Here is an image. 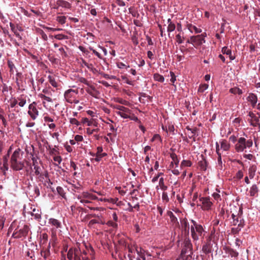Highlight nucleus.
Masks as SVG:
<instances>
[{
	"instance_id": "nucleus-21",
	"label": "nucleus",
	"mask_w": 260,
	"mask_h": 260,
	"mask_svg": "<svg viewBox=\"0 0 260 260\" xmlns=\"http://www.w3.org/2000/svg\"><path fill=\"white\" fill-rule=\"evenodd\" d=\"M247 100L250 103L251 106L254 108L256 106L257 102V97L256 94L253 93H250L247 98Z\"/></svg>"
},
{
	"instance_id": "nucleus-6",
	"label": "nucleus",
	"mask_w": 260,
	"mask_h": 260,
	"mask_svg": "<svg viewBox=\"0 0 260 260\" xmlns=\"http://www.w3.org/2000/svg\"><path fill=\"white\" fill-rule=\"evenodd\" d=\"M29 230L28 226L27 224H24L22 228L15 231L12 235V237L14 238H20L25 237L28 234Z\"/></svg>"
},
{
	"instance_id": "nucleus-12",
	"label": "nucleus",
	"mask_w": 260,
	"mask_h": 260,
	"mask_svg": "<svg viewBox=\"0 0 260 260\" xmlns=\"http://www.w3.org/2000/svg\"><path fill=\"white\" fill-rule=\"evenodd\" d=\"M38 97L42 100V104L43 107L46 109H49L51 108V105L49 103H52V99L43 93H39Z\"/></svg>"
},
{
	"instance_id": "nucleus-47",
	"label": "nucleus",
	"mask_w": 260,
	"mask_h": 260,
	"mask_svg": "<svg viewBox=\"0 0 260 260\" xmlns=\"http://www.w3.org/2000/svg\"><path fill=\"white\" fill-rule=\"evenodd\" d=\"M18 100L19 101V102L18 104L19 106L21 107H23L26 103V100L25 99L23 98L22 96L18 98Z\"/></svg>"
},
{
	"instance_id": "nucleus-35",
	"label": "nucleus",
	"mask_w": 260,
	"mask_h": 260,
	"mask_svg": "<svg viewBox=\"0 0 260 260\" xmlns=\"http://www.w3.org/2000/svg\"><path fill=\"white\" fill-rule=\"evenodd\" d=\"M49 82L50 83V84L55 88H57L58 86V84L56 81L55 78L53 77L52 76L49 75L48 77Z\"/></svg>"
},
{
	"instance_id": "nucleus-61",
	"label": "nucleus",
	"mask_w": 260,
	"mask_h": 260,
	"mask_svg": "<svg viewBox=\"0 0 260 260\" xmlns=\"http://www.w3.org/2000/svg\"><path fill=\"white\" fill-rule=\"evenodd\" d=\"M5 220L6 219L4 216H0V231L4 228Z\"/></svg>"
},
{
	"instance_id": "nucleus-22",
	"label": "nucleus",
	"mask_w": 260,
	"mask_h": 260,
	"mask_svg": "<svg viewBox=\"0 0 260 260\" xmlns=\"http://www.w3.org/2000/svg\"><path fill=\"white\" fill-rule=\"evenodd\" d=\"M170 157L171 158L172 161L170 165V167L171 168H173L174 166H176V167H178L179 160L178 159L177 155L175 153H172L170 154Z\"/></svg>"
},
{
	"instance_id": "nucleus-62",
	"label": "nucleus",
	"mask_w": 260,
	"mask_h": 260,
	"mask_svg": "<svg viewBox=\"0 0 260 260\" xmlns=\"http://www.w3.org/2000/svg\"><path fill=\"white\" fill-rule=\"evenodd\" d=\"M107 224L109 226H111L113 228H116L118 226L117 224L115 222H113L112 221H109L107 222Z\"/></svg>"
},
{
	"instance_id": "nucleus-8",
	"label": "nucleus",
	"mask_w": 260,
	"mask_h": 260,
	"mask_svg": "<svg viewBox=\"0 0 260 260\" xmlns=\"http://www.w3.org/2000/svg\"><path fill=\"white\" fill-rule=\"evenodd\" d=\"M80 250L77 248H70L68 252L67 257L70 260H84V257L80 255Z\"/></svg>"
},
{
	"instance_id": "nucleus-24",
	"label": "nucleus",
	"mask_w": 260,
	"mask_h": 260,
	"mask_svg": "<svg viewBox=\"0 0 260 260\" xmlns=\"http://www.w3.org/2000/svg\"><path fill=\"white\" fill-rule=\"evenodd\" d=\"M186 27L189 31L191 33L199 34L202 32V30L200 28L197 27L196 26L191 24L188 23L186 25Z\"/></svg>"
},
{
	"instance_id": "nucleus-57",
	"label": "nucleus",
	"mask_w": 260,
	"mask_h": 260,
	"mask_svg": "<svg viewBox=\"0 0 260 260\" xmlns=\"http://www.w3.org/2000/svg\"><path fill=\"white\" fill-rule=\"evenodd\" d=\"M176 40L178 44H182L183 42L184 38L182 37L180 34L176 36Z\"/></svg>"
},
{
	"instance_id": "nucleus-25",
	"label": "nucleus",
	"mask_w": 260,
	"mask_h": 260,
	"mask_svg": "<svg viewBox=\"0 0 260 260\" xmlns=\"http://www.w3.org/2000/svg\"><path fill=\"white\" fill-rule=\"evenodd\" d=\"M259 189L256 184H253L249 189V195L250 197H257L258 196Z\"/></svg>"
},
{
	"instance_id": "nucleus-37",
	"label": "nucleus",
	"mask_w": 260,
	"mask_h": 260,
	"mask_svg": "<svg viewBox=\"0 0 260 260\" xmlns=\"http://www.w3.org/2000/svg\"><path fill=\"white\" fill-rule=\"evenodd\" d=\"M230 92L234 94H239L241 95L243 93V91L241 89L237 87H234L230 89Z\"/></svg>"
},
{
	"instance_id": "nucleus-20",
	"label": "nucleus",
	"mask_w": 260,
	"mask_h": 260,
	"mask_svg": "<svg viewBox=\"0 0 260 260\" xmlns=\"http://www.w3.org/2000/svg\"><path fill=\"white\" fill-rule=\"evenodd\" d=\"M85 90L88 94L95 98H98L100 94V92L93 86L89 85Z\"/></svg>"
},
{
	"instance_id": "nucleus-59",
	"label": "nucleus",
	"mask_w": 260,
	"mask_h": 260,
	"mask_svg": "<svg viewBox=\"0 0 260 260\" xmlns=\"http://www.w3.org/2000/svg\"><path fill=\"white\" fill-rule=\"evenodd\" d=\"M53 160L56 162H57V164H55L56 166H58L59 164H60L62 161V158L60 156H55L53 157Z\"/></svg>"
},
{
	"instance_id": "nucleus-43",
	"label": "nucleus",
	"mask_w": 260,
	"mask_h": 260,
	"mask_svg": "<svg viewBox=\"0 0 260 260\" xmlns=\"http://www.w3.org/2000/svg\"><path fill=\"white\" fill-rule=\"evenodd\" d=\"M208 87V85L207 84H203L200 85L198 88V92L200 93L204 92Z\"/></svg>"
},
{
	"instance_id": "nucleus-58",
	"label": "nucleus",
	"mask_w": 260,
	"mask_h": 260,
	"mask_svg": "<svg viewBox=\"0 0 260 260\" xmlns=\"http://www.w3.org/2000/svg\"><path fill=\"white\" fill-rule=\"evenodd\" d=\"M176 26L174 23H169L168 26L167 31L168 32H172L175 29Z\"/></svg>"
},
{
	"instance_id": "nucleus-40",
	"label": "nucleus",
	"mask_w": 260,
	"mask_h": 260,
	"mask_svg": "<svg viewBox=\"0 0 260 260\" xmlns=\"http://www.w3.org/2000/svg\"><path fill=\"white\" fill-rule=\"evenodd\" d=\"M202 250L206 254L210 253L211 251L210 244L207 243L204 245L202 247Z\"/></svg>"
},
{
	"instance_id": "nucleus-4",
	"label": "nucleus",
	"mask_w": 260,
	"mask_h": 260,
	"mask_svg": "<svg viewBox=\"0 0 260 260\" xmlns=\"http://www.w3.org/2000/svg\"><path fill=\"white\" fill-rule=\"evenodd\" d=\"M253 142L251 139L246 140L244 137L238 138L237 142L235 144V149L237 152H242L246 148H250L252 146Z\"/></svg>"
},
{
	"instance_id": "nucleus-3",
	"label": "nucleus",
	"mask_w": 260,
	"mask_h": 260,
	"mask_svg": "<svg viewBox=\"0 0 260 260\" xmlns=\"http://www.w3.org/2000/svg\"><path fill=\"white\" fill-rule=\"evenodd\" d=\"M190 232L192 238L194 241H197L200 237H203L205 231L203 226L197 223L194 220H191Z\"/></svg>"
},
{
	"instance_id": "nucleus-23",
	"label": "nucleus",
	"mask_w": 260,
	"mask_h": 260,
	"mask_svg": "<svg viewBox=\"0 0 260 260\" xmlns=\"http://www.w3.org/2000/svg\"><path fill=\"white\" fill-rule=\"evenodd\" d=\"M181 226L182 230L184 231L188 235L190 229L189 224L186 219H182L180 221Z\"/></svg>"
},
{
	"instance_id": "nucleus-13",
	"label": "nucleus",
	"mask_w": 260,
	"mask_h": 260,
	"mask_svg": "<svg viewBox=\"0 0 260 260\" xmlns=\"http://www.w3.org/2000/svg\"><path fill=\"white\" fill-rule=\"evenodd\" d=\"M200 201L202 204V208L204 210H209L211 209L212 205V202L210 201L209 198L202 197L200 199Z\"/></svg>"
},
{
	"instance_id": "nucleus-18",
	"label": "nucleus",
	"mask_w": 260,
	"mask_h": 260,
	"mask_svg": "<svg viewBox=\"0 0 260 260\" xmlns=\"http://www.w3.org/2000/svg\"><path fill=\"white\" fill-rule=\"evenodd\" d=\"M10 26L12 31L14 33L15 36L20 39H21L22 38L19 34V31H23V28H22V27L19 25H15L14 24H12V23H10Z\"/></svg>"
},
{
	"instance_id": "nucleus-52",
	"label": "nucleus",
	"mask_w": 260,
	"mask_h": 260,
	"mask_svg": "<svg viewBox=\"0 0 260 260\" xmlns=\"http://www.w3.org/2000/svg\"><path fill=\"white\" fill-rule=\"evenodd\" d=\"M54 38L58 40H62L64 39H68V37L67 36L62 34H58L54 36Z\"/></svg>"
},
{
	"instance_id": "nucleus-46",
	"label": "nucleus",
	"mask_w": 260,
	"mask_h": 260,
	"mask_svg": "<svg viewBox=\"0 0 260 260\" xmlns=\"http://www.w3.org/2000/svg\"><path fill=\"white\" fill-rule=\"evenodd\" d=\"M117 67L120 69H127V68H129V65H127L124 64V63L122 62H118L116 63Z\"/></svg>"
},
{
	"instance_id": "nucleus-48",
	"label": "nucleus",
	"mask_w": 260,
	"mask_h": 260,
	"mask_svg": "<svg viewBox=\"0 0 260 260\" xmlns=\"http://www.w3.org/2000/svg\"><path fill=\"white\" fill-rule=\"evenodd\" d=\"M126 187L124 186L122 188L121 187H116L115 188L118 191V192L121 195L124 196L126 193V190H124Z\"/></svg>"
},
{
	"instance_id": "nucleus-5",
	"label": "nucleus",
	"mask_w": 260,
	"mask_h": 260,
	"mask_svg": "<svg viewBox=\"0 0 260 260\" xmlns=\"http://www.w3.org/2000/svg\"><path fill=\"white\" fill-rule=\"evenodd\" d=\"M242 213V211L241 209L239 208V213L237 215H236L234 213H232V217L233 219L232 223L234 225H238L237 230L238 231L241 230L245 225L244 219L241 217Z\"/></svg>"
},
{
	"instance_id": "nucleus-29",
	"label": "nucleus",
	"mask_w": 260,
	"mask_h": 260,
	"mask_svg": "<svg viewBox=\"0 0 260 260\" xmlns=\"http://www.w3.org/2000/svg\"><path fill=\"white\" fill-rule=\"evenodd\" d=\"M96 223L104 224L105 222L101 218H99V219H94L90 220L88 222V225L89 227H93L94 225Z\"/></svg>"
},
{
	"instance_id": "nucleus-53",
	"label": "nucleus",
	"mask_w": 260,
	"mask_h": 260,
	"mask_svg": "<svg viewBox=\"0 0 260 260\" xmlns=\"http://www.w3.org/2000/svg\"><path fill=\"white\" fill-rule=\"evenodd\" d=\"M8 66L9 68H10V72L11 73H14V69L15 68V65L13 63V62L11 60L8 61Z\"/></svg>"
},
{
	"instance_id": "nucleus-30",
	"label": "nucleus",
	"mask_w": 260,
	"mask_h": 260,
	"mask_svg": "<svg viewBox=\"0 0 260 260\" xmlns=\"http://www.w3.org/2000/svg\"><path fill=\"white\" fill-rule=\"evenodd\" d=\"M221 52L223 54L229 55L231 60H233L235 58V57L232 55L231 50L229 49L227 47H223L222 48Z\"/></svg>"
},
{
	"instance_id": "nucleus-28",
	"label": "nucleus",
	"mask_w": 260,
	"mask_h": 260,
	"mask_svg": "<svg viewBox=\"0 0 260 260\" xmlns=\"http://www.w3.org/2000/svg\"><path fill=\"white\" fill-rule=\"evenodd\" d=\"M220 148L223 151H228L230 148V143L225 140L222 139L219 141Z\"/></svg>"
},
{
	"instance_id": "nucleus-9",
	"label": "nucleus",
	"mask_w": 260,
	"mask_h": 260,
	"mask_svg": "<svg viewBox=\"0 0 260 260\" xmlns=\"http://www.w3.org/2000/svg\"><path fill=\"white\" fill-rule=\"evenodd\" d=\"M192 245L190 240H189L188 238H186L183 242V248L181 251V255L185 254L189 252L190 253L188 254V255L190 256L192 254Z\"/></svg>"
},
{
	"instance_id": "nucleus-7",
	"label": "nucleus",
	"mask_w": 260,
	"mask_h": 260,
	"mask_svg": "<svg viewBox=\"0 0 260 260\" xmlns=\"http://www.w3.org/2000/svg\"><path fill=\"white\" fill-rule=\"evenodd\" d=\"M27 113L33 120L37 119L39 116V112L37 108V103L36 102H33L29 105Z\"/></svg>"
},
{
	"instance_id": "nucleus-45",
	"label": "nucleus",
	"mask_w": 260,
	"mask_h": 260,
	"mask_svg": "<svg viewBox=\"0 0 260 260\" xmlns=\"http://www.w3.org/2000/svg\"><path fill=\"white\" fill-rule=\"evenodd\" d=\"M82 123L89 126L92 125L93 121L92 120H89L87 118H83L82 119Z\"/></svg>"
},
{
	"instance_id": "nucleus-14",
	"label": "nucleus",
	"mask_w": 260,
	"mask_h": 260,
	"mask_svg": "<svg viewBox=\"0 0 260 260\" xmlns=\"http://www.w3.org/2000/svg\"><path fill=\"white\" fill-rule=\"evenodd\" d=\"M191 44L196 48L202 45L206 42L205 39H202L200 36H191Z\"/></svg>"
},
{
	"instance_id": "nucleus-41",
	"label": "nucleus",
	"mask_w": 260,
	"mask_h": 260,
	"mask_svg": "<svg viewBox=\"0 0 260 260\" xmlns=\"http://www.w3.org/2000/svg\"><path fill=\"white\" fill-rule=\"evenodd\" d=\"M115 101L117 103H118L121 104L123 105H125V106H129L130 105V103L129 102H128L125 100H123L122 99H121V98H116L115 99Z\"/></svg>"
},
{
	"instance_id": "nucleus-63",
	"label": "nucleus",
	"mask_w": 260,
	"mask_h": 260,
	"mask_svg": "<svg viewBox=\"0 0 260 260\" xmlns=\"http://www.w3.org/2000/svg\"><path fill=\"white\" fill-rule=\"evenodd\" d=\"M212 197L216 201L221 200L220 195L217 192H214L212 194Z\"/></svg>"
},
{
	"instance_id": "nucleus-42",
	"label": "nucleus",
	"mask_w": 260,
	"mask_h": 260,
	"mask_svg": "<svg viewBox=\"0 0 260 260\" xmlns=\"http://www.w3.org/2000/svg\"><path fill=\"white\" fill-rule=\"evenodd\" d=\"M192 165V162L189 160H183L181 162L180 167H189Z\"/></svg>"
},
{
	"instance_id": "nucleus-50",
	"label": "nucleus",
	"mask_w": 260,
	"mask_h": 260,
	"mask_svg": "<svg viewBox=\"0 0 260 260\" xmlns=\"http://www.w3.org/2000/svg\"><path fill=\"white\" fill-rule=\"evenodd\" d=\"M86 130L87 134L88 135H92V134H93L95 132L98 133L100 129L98 128H94V129H91V128L88 127V128H87L86 129Z\"/></svg>"
},
{
	"instance_id": "nucleus-26",
	"label": "nucleus",
	"mask_w": 260,
	"mask_h": 260,
	"mask_svg": "<svg viewBox=\"0 0 260 260\" xmlns=\"http://www.w3.org/2000/svg\"><path fill=\"white\" fill-rule=\"evenodd\" d=\"M31 211H28L27 213H29L32 216H34L36 219L38 220L40 219L41 217L40 211L39 210L36 209L35 208H34L33 209L31 208Z\"/></svg>"
},
{
	"instance_id": "nucleus-31",
	"label": "nucleus",
	"mask_w": 260,
	"mask_h": 260,
	"mask_svg": "<svg viewBox=\"0 0 260 260\" xmlns=\"http://www.w3.org/2000/svg\"><path fill=\"white\" fill-rule=\"evenodd\" d=\"M136 251L138 254L139 258H141L143 260H146L145 255L144 254V250L141 247H135Z\"/></svg>"
},
{
	"instance_id": "nucleus-44",
	"label": "nucleus",
	"mask_w": 260,
	"mask_h": 260,
	"mask_svg": "<svg viewBox=\"0 0 260 260\" xmlns=\"http://www.w3.org/2000/svg\"><path fill=\"white\" fill-rule=\"evenodd\" d=\"M57 191L58 193L63 198H66V193L64 192V191L62 187L60 186H58L56 188Z\"/></svg>"
},
{
	"instance_id": "nucleus-38",
	"label": "nucleus",
	"mask_w": 260,
	"mask_h": 260,
	"mask_svg": "<svg viewBox=\"0 0 260 260\" xmlns=\"http://www.w3.org/2000/svg\"><path fill=\"white\" fill-rule=\"evenodd\" d=\"M153 79L155 81L159 82H164L165 81L164 76L158 73H155L153 74Z\"/></svg>"
},
{
	"instance_id": "nucleus-16",
	"label": "nucleus",
	"mask_w": 260,
	"mask_h": 260,
	"mask_svg": "<svg viewBox=\"0 0 260 260\" xmlns=\"http://www.w3.org/2000/svg\"><path fill=\"white\" fill-rule=\"evenodd\" d=\"M116 114L124 119L131 118V111L128 108L124 107L121 111H116Z\"/></svg>"
},
{
	"instance_id": "nucleus-55",
	"label": "nucleus",
	"mask_w": 260,
	"mask_h": 260,
	"mask_svg": "<svg viewBox=\"0 0 260 260\" xmlns=\"http://www.w3.org/2000/svg\"><path fill=\"white\" fill-rule=\"evenodd\" d=\"M70 123L72 124H74L77 126H79L80 125L81 123L78 121L76 118H70Z\"/></svg>"
},
{
	"instance_id": "nucleus-60",
	"label": "nucleus",
	"mask_w": 260,
	"mask_h": 260,
	"mask_svg": "<svg viewBox=\"0 0 260 260\" xmlns=\"http://www.w3.org/2000/svg\"><path fill=\"white\" fill-rule=\"evenodd\" d=\"M106 155H107V153H102V155H99V154H98L97 153H96V156H95L94 159L96 161H100L101 160L102 157H103Z\"/></svg>"
},
{
	"instance_id": "nucleus-19",
	"label": "nucleus",
	"mask_w": 260,
	"mask_h": 260,
	"mask_svg": "<svg viewBox=\"0 0 260 260\" xmlns=\"http://www.w3.org/2000/svg\"><path fill=\"white\" fill-rule=\"evenodd\" d=\"M219 145L218 142L216 143V152L218 155L217 162L216 167L218 169L222 170V162L221 160V155L219 152Z\"/></svg>"
},
{
	"instance_id": "nucleus-54",
	"label": "nucleus",
	"mask_w": 260,
	"mask_h": 260,
	"mask_svg": "<svg viewBox=\"0 0 260 260\" xmlns=\"http://www.w3.org/2000/svg\"><path fill=\"white\" fill-rule=\"evenodd\" d=\"M162 200L164 202L168 203L169 201V198L168 196L167 192L164 191L162 193Z\"/></svg>"
},
{
	"instance_id": "nucleus-11",
	"label": "nucleus",
	"mask_w": 260,
	"mask_h": 260,
	"mask_svg": "<svg viewBox=\"0 0 260 260\" xmlns=\"http://www.w3.org/2000/svg\"><path fill=\"white\" fill-rule=\"evenodd\" d=\"M48 226L51 227L52 232H55L57 229L61 228V222L57 219L50 218L48 219Z\"/></svg>"
},
{
	"instance_id": "nucleus-17",
	"label": "nucleus",
	"mask_w": 260,
	"mask_h": 260,
	"mask_svg": "<svg viewBox=\"0 0 260 260\" xmlns=\"http://www.w3.org/2000/svg\"><path fill=\"white\" fill-rule=\"evenodd\" d=\"M248 116L250 118V119L248 120L250 125L254 127L256 126L259 123V117H257L252 112H249Z\"/></svg>"
},
{
	"instance_id": "nucleus-27",
	"label": "nucleus",
	"mask_w": 260,
	"mask_h": 260,
	"mask_svg": "<svg viewBox=\"0 0 260 260\" xmlns=\"http://www.w3.org/2000/svg\"><path fill=\"white\" fill-rule=\"evenodd\" d=\"M56 5L58 7H61L62 8L70 9L71 7V4L63 0H58L56 1Z\"/></svg>"
},
{
	"instance_id": "nucleus-2",
	"label": "nucleus",
	"mask_w": 260,
	"mask_h": 260,
	"mask_svg": "<svg viewBox=\"0 0 260 260\" xmlns=\"http://www.w3.org/2000/svg\"><path fill=\"white\" fill-rule=\"evenodd\" d=\"M77 199L79 200L80 202L84 205V206H86L88 208L93 210H99V207H89L88 204L91 203V201L95 200L98 199V197L88 191H83L81 194H79L77 196Z\"/></svg>"
},
{
	"instance_id": "nucleus-49",
	"label": "nucleus",
	"mask_w": 260,
	"mask_h": 260,
	"mask_svg": "<svg viewBox=\"0 0 260 260\" xmlns=\"http://www.w3.org/2000/svg\"><path fill=\"white\" fill-rule=\"evenodd\" d=\"M56 21L61 24H64L66 21V17L64 16H57Z\"/></svg>"
},
{
	"instance_id": "nucleus-34",
	"label": "nucleus",
	"mask_w": 260,
	"mask_h": 260,
	"mask_svg": "<svg viewBox=\"0 0 260 260\" xmlns=\"http://www.w3.org/2000/svg\"><path fill=\"white\" fill-rule=\"evenodd\" d=\"M168 214L170 217L171 222L172 223L173 225L177 226L178 224V221L176 217L170 211L168 213Z\"/></svg>"
},
{
	"instance_id": "nucleus-39",
	"label": "nucleus",
	"mask_w": 260,
	"mask_h": 260,
	"mask_svg": "<svg viewBox=\"0 0 260 260\" xmlns=\"http://www.w3.org/2000/svg\"><path fill=\"white\" fill-rule=\"evenodd\" d=\"M159 186L160 187V188L163 191L166 190L168 188L167 186H166L165 184L164 179L162 177H161L160 178H159Z\"/></svg>"
},
{
	"instance_id": "nucleus-1",
	"label": "nucleus",
	"mask_w": 260,
	"mask_h": 260,
	"mask_svg": "<svg viewBox=\"0 0 260 260\" xmlns=\"http://www.w3.org/2000/svg\"><path fill=\"white\" fill-rule=\"evenodd\" d=\"M23 152L19 148H17L12 153L11 159V167L15 171H20L23 169L24 162L23 158Z\"/></svg>"
},
{
	"instance_id": "nucleus-33",
	"label": "nucleus",
	"mask_w": 260,
	"mask_h": 260,
	"mask_svg": "<svg viewBox=\"0 0 260 260\" xmlns=\"http://www.w3.org/2000/svg\"><path fill=\"white\" fill-rule=\"evenodd\" d=\"M135 247H138L137 245L135 243H131V244H128L127 245L128 251L129 252L128 256L129 257L130 259L132 257L131 254L136 251Z\"/></svg>"
},
{
	"instance_id": "nucleus-51",
	"label": "nucleus",
	"mask_w": 260,
	"mask_h": 260,
	"mask_svg": "<svg viewBox=\"0 0 260 260\" xmlns=\"http://www.w3.org/2000/svg\"><path fill=\"white\" fill-rule=\"evenodd\" d=\"M243 172L242 170H239L235 175L234 178L240 180L243 177Z\"/></svg>"
},
{
	"instance_id": "nucleus-56",
	"label": "nucleus",
	"mask_w": 260,
	"mask_h": 260,
	"mask_svg": "<svg viewBox=\"0 0 260 260\" xmlns=\"http://www.w3.org/2000/svg\"><path fill=\"white\" fill-rule=\"evenodd\" d=\"M155 141H158L159 142H161V139L159 135L158 134H155L152 139H151V142H154Z\"/></svg>"
},
{
	"instance_id": "nucleus-10",
	"label": "nucleus",
	"mask_w": 260,
	"mask_h": 260,
	"mask_svg": "<svg viewBox=\"0 0 260 260\" xmlns=\"http://www.w3.org/2000/svg\"><path fill=\"white\" fill-rule=\"evenodd\" d=\"M78 93V90L77 89H69L64 92V97L68 103L72 104L73 103V99L76 98Z\"/></svg>"
},
{
	"instance_id": "nucleus-15",
	"label": "nucleus",
	"mask_w": 260,
	"mask_h": 260,
	"mask_svg": "<svg viewBox=\"0 0 260 260\" xmlns=\"http://www.w3.org/2000/svg\"><path fill=\"white\" fill-rule=\"evenodd\" d=\"M31 156V160L32 161V166L34 167V169L35 170V174L36 175H40L41 176V168L38 166V157L34 156V154H30Z\"/></svg>"
},
{
	"instance_id": "nucleus-32",
	"label": "nucleus",
	"mask_w": 260,
	"mask_h": 260,
	"mask_svg": "<svg viewBox=\"0 0 260 260\" xmlns=\"http://www.w3.org/2000/svg\"><path fill=\"white\" fill-rule=\"evenodd\" d=\"M256 171V167L255 165H252L248 169V175L250 179L254 178L255 175V172Z\"/></svg>"
},
{
	"instance_id": "nucleus-36",
	"label": "nucleus",
	"mask_w": 260,
	"mask_h": 260,
	"mask_svg": "<svg viewBox=\"0 0 260 260\" xmlns=\"http://www.w3.org/2000/svg\"><path fill=\"white\" fill-rule=\"evenodd\" d=\"M83 64L92 73H96L98 72V70L93 67L92 64L88 63L85 60H83Z\"/></svg>"
},
{
	"instance_id": "nucleus-64",
	"label": "nucleus",
	"mask_w": 260,
	"mask_h": 260,
	"mask_svg": "<svg viewBox=\"0 0 260 260\" xmlns=\"http://www.w3.org/2000/svg\"><path fill=\"white\" fill-rule=\"evenodd\" d=\"M8 91H9V87H8L7 85H6L5 84H4L3 86L2 92L5 95H6V93H8Z\"/></svg>"
}]
</instances>
